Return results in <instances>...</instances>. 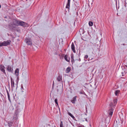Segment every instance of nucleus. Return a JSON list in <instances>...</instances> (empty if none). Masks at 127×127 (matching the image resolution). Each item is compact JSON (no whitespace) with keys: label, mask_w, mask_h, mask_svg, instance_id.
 <instances>
[{"label":"nucleus","mask_w":127,"mask_h":127,"mask_svg":"<svg viewBox=\"0 0 127 127\" xmlns=\"http://www.w3.org/2000/svg\"><path fill=\"white\" fill-rule=\"evenodd\" d=\"M117 100L115 99L113 100V102H111L110 104V108L109 109V113L110 117H111L112 115L114 109L113 108L115 107V106L117 104Z\"/></svg>","instance_id":"f257e3e1"},{"label":"nucleus","mask_w":127,"mask_h":127,"mask_svg":"<svg viewBox=\"0 0 127 127\" xmlns=\"http://www.w3.org/2000/svg\"><path fill=\"white\" fill-rule=\"evenodd\" d=\"M19 21L15 19L13 20L12 23L10 25V27L12 28H15L16 26H19Z\"/></svg>","instance_id":"f03ea898"},{"label":"nucleus","mask_w":127,"mask_h":127,"mask_svg":"<svg viewBox=\"0 0 127 127\" xmlns=\"http://www.w3.org/2000/svg\"><path fill=\"white\" fill-rule=\"evenodd\" d=\"M27 24L25 22L22 21H19V26L23 27H26L27 26Z\"/></svg>","instance_id":"7ed1b4c3"},{"label":"nucleus","mask_w":127,"mask_h":127,"mask_svg":"<svg viewBox=\"0 0 127 127\" xmlns=\"http://www.w3.org/2000/svg\"><path fill=\"white\" fill-rule=\"evenodd\" d=\"M18 111L17 110H16L15 111V114L14 115L13 119L15 120H16L17 119L18 115Z\"/></svg>","instance_id":"20e7f679"},{"label":"nucleus","mask_w":127,"mask_h":127,"mask_svg":"<svg viewBox=\"0 0 127 127\" xmlns=\"http://www.w3.org/2000/svg\"><path fill=\"white\" fill-rule=\"evenodd\" d=\"M25 41L26 43L28 45H31L32 44V42L30 40V39L27 38H26Z\"/></svg>","instance_id":"39448f33"},{"label":"nucleus","mask_w":127,"mask_h":127,"mask_svg":"<svg viewBox=\"0 0 127 127\" xmlns=\"http://www.w3.org/2000/svg\"><path fill=\"white\" fill-rule=\"evenodd\" d=\"M5 67L2 65H0V70L4 74H6L5 70L4 69Z\"/></svg>","instance_id":"423d86ee"},{"label":"nucleus","mask_w":127,"mask_h":127,"mask_svg":"<svg viewBox=\"0 0 127 127\" xmlns=\"http://www.w3.org/2000/svg\"><path fill=\"white\" fill-rule=\"evenodd\" d=\"M11 41L10 40H8L7 41H4V44L5 46L10 45V44Z\"/></svg>","instance_id":"0eeeda50"},{"label":"nucleus","mask_w":127,"mask_h":127,"mask_svg":"<svg viewBox=\"0 0 127 127\" xmlns=\"http://www.w3.org/2000/svg\"><path fill=\"white\" fill-rule=\"evenodd\" d=\"M7 69L8 71L10 72H12V70H13V69L9 65L7 66Z\"/></svg>","instance_id":"6e6552de"},{"label":"nucleus","mask_w":127,"mask_h":127,"mask_svg":"<svg viewBox=\"0 0 127 127\" xmlns=\"http://www.w3.org/2000/svg\"><path fill=\"white\" fill-rule=\"evenodd\" d=\"M70 0H67V3L66 6V8L68 9H69L70 6Z\"/></svg>","instance_id":"1a4fd4ad"},{"label":"nucleus","mask_w":127,"mask_h":127,"mask_svg":"<svg viewBox=\"0 0 127 127\" xmlns=\"http://www.w3.org/2000/svg\"><path fill=\"white\" fill-rule=\"evenodd\" d=\"M71 48L72 50L74 53L75 52V47L74 43L72 42L71 45Z\"/></svg>","instance_id":"9d476101"},{"label":"nucleus","mask_w":127,"mask_h":127,"mask_svg":"<svg viewBox=\"0 0 127 127\" xmlns=\"http://www.w3.org/2000/svg\"><path fill=\"white\" fill-rule=\"evenodd\" d=\"M11 86L12 88L14 87V82L12 78L11 77Z\"/></svg>","instance_id":"9b49d317"},{"label":"nucleus","mask_w":127,"mask_h":127,"mask_svg":"<svg viewBox=\"0 0 127 127\" xmlns=\"http://www.w3.org/2000/svg\"><path fill=\"white\" fill-rule=\"evenodd\" d=\"M57 80L58 81H62V76L60 75H59L57 77Z\"/></svg>","instance_id":"f8f14e48"},{"label":"nucleus","mask_w":127,"mask_h":127,"mask_svg":"<svg viewBox=\"0 0 127 127\" xmlns=\"http://www.w3.org/2000/svg\"><path fill=\"white\" fill-rule=\"evenodd\" d=\"M64 58L65 60L67 62H69L70 60V59L69 57H68V56L66 55H65Z\"/></svg>","instance_id":"ddd939ff"},{"label":"nucleus","mask_w":127,"mask_h":127,"mask_svg":"<svg viewBox=\"0 0 127 127\" xmlns=\"http://www.w3.org/2000/svg\"><path fill=\"white\" fill-rule=\"evenodd\" d=\"M76 97L77 96H75L71 100V102L72 103H75V101L76 100Z\"/></svg>","instance_id":"4468645a"},{"label":"nucleus","mask_w":127,"mask_h":127,"mask_svg":"<svg viewBox=\"0 0 127 127\" xmlns=\"http://www.w3.org/2000/svg\"><path fill=\"white\" fill-rule=\"evenodd\" d=\"M19 69L17 68L15 70V74L17 76H18L19 75Z\"/></svg>","instance_id":"2eb2a0df"},{"label":"nucleus","mask_w":127,"mask_h":127,"mask_svg":"<svg viewBox=\"0 0 127 127\" xmlns=\"http://www.w3.org/2000/svg\"><path fill=\"white\" fill-rule=\"evenodd\" d=\"M70 67H68L67 68V69L65 71L66 72V73H68L70 72Z\"/></svg>","instance_id":"dca6fc26"},{"label":"nucleus","mask_w":127,"mask_h":127,"mask_svg":"<svg viewBox=\"0 0 127 127\" xmlns=\"http://www.w3.org/2000/svg\"><path fill=\"white\" fill-rule=\"evenodd\" d=\"M68 114L74 120L75 119V117L70 112H68Z\"/></svg>","instance_id":"f3484780"},{"label":"nucleus","mask_w":127,"mask_h":127,"mask_svg":"<svg viewBox=\"0 0 127 127\" xmlns=\"http://www.w3.org/2000/svg\"><path fill=\"white\" fill-rule=\"evenodd\" d=\"M119 92H120V91L118 90H117L115 91V94L116 96H117V95L118 94H119Z\"/></svg>","instance_id":"a211bd4d"},{"label":"nucleus","mask_w":127,"mask_h":127,"mask_svg":"<svg viewBox=\"0 0 127 127\" xmlns=\"http://www.w3.org/2000/svg\"><path fill=\"white\" fill-rule=\"evenodd\" d=\"M8 126L10 127L12 126V125L13 124V122L11 121L8 122Z\"/></svg>","instance_id":"6ab92c4d"},{"label":"nucleus","mask_w":127,"mask_h":127,"mask_svg":"<svg viewBox=\"0 0 127 127\" xmlns=\"http://www.w3.org/2000/svg\"><path fill=\"white\" fill-rule=\"evenodd\" d=\"M79 93L80 94H84V95H86L85 93L83 91V90H81L79 92Z\"/></svg>","instance_id":"aec40b11"},{"label":"nucleus","mask_w":127,"mask_h":127,"mask_svg":"<svg viewBox=\"0 0 127 127\" xmlns=\"http://www.w3.org/2000/svg\"><path fill=\"white\" fill-rule=\"evenodd\" d=\"M7 95H8V100H9V101L10 102H11V100H10V96L9 95V93L7 91Z\"/></svg>","instance_id":"412c9836"},{"label":"nucleus","mask_w":127,"mask_h":127,"mask_svg":"<svg viewBox=\"0 0 127 127\" xmlns=\"http://www.w3.org/2000/svg\"><path fill=\"white\" fill-rule=\"evenodd\" d=\"M89 25L90 26H92L93 25V22L92 21H89Z\"/></svg>","instance_id":"4be33fe9"},{"label":"nucleus","mask_w":127,"mask_h":127,"mask_svg":"<svg viewBox=\"0 0 127 127\" xmlns=\"http://www.w3.org/2000/svg\"><path fill=\"white\" fill-rule=\"evenodd\" d=\"M4 43V41H3V42L0 43V47L2 46H5Z\"/></svg>","instance_id":"5701e85b"},{"label":"nucleus","mask_w":127,"mask_h":127,"mask_svg":"<svg viewBox=\"0 0 127 127\" xmlns=\"http://www.w3.org/2000/svg\"><path fill=\"white\" fill-rule=\"evenodd\" d=\"M55 102L57 105H58V100L57 98H56L55 100Z\"/></svg>","instance_id":"b1692460"},{"label":"nucleus","mask_w":127,"mask_h":127,"mask_svg":"<svg viewBox=\"0 0 127 127\" xmlns=\"http://www.w3.org/2000/svg\"><path fill=\"white\" fill-rule=\"evenodd\" d=\"M71 62L72 63L73 62H74L73 56H71Z\"/></svg>","instance_id":"393cba45"},{"label":"nucleus","mask_w":127,"mask_h":127,"mask_svg":"<svg viewBox=\"0 0 127 127\" xmlns=\"http://www.w3.org/2000/svg\"><path fill=\"white\" fill-rule=\"evenodd\" d=\"M60 127H63V122H61L60 123Z\"/></svg>","instance_id":"a878e982"},{"label":"nucleus","mask_w":127,"mask_h":127,"mask_svg":"<svg viewBox=\"0 0 127 127\" xmlns=\"http://www.w3.org/2000/svg\"><path fill=\"white\" fill-rule=\"evenodd\" d=\"M88 57V56L87 55H86L84 57V58L87 59Z\"/></svg>","instance_id":"bb28decb"},{"label":"nucleus","mask_w":127,"mask_h":127,"mask_svg":"<svg viewBox=\"0 0 127 127\" xmlns=\"http://www.w3.org/2000/svg\"><path fill=\"white\" fill-rule=\"evenodd\" d=\"M56 106H58V107L59 108V110H60V108H59V107L58 104V105L56 104Z\"/></svg>","instance_id":"cd10ccee"},{"label":"nucleus","mask_w":127,"mask_h":127,"mask_svg":"<svg viewBox=\"0 0 127 127\" xmlns=\"http://www.w3.org/2000/svg\"><path fill=\"white\" fill-rule=\"evenodd\" d=\"M123 45H125V44H123Z\"/></svg>","instance_id":"c85d7f7f"},{"label":"nucleus","mask_w":127,"mask_h":127,"mask_svg":"<svg viewBox=\"0 0 127 127\" xmlns=\"http://www.w3.org/2000/svg\"><path fill=\"white\" fill-rule=\"evenodd\" d=\"M48 125L49 126H50V124H48Z\"/></svg>","instance_id":"c756f323"},{"label":"nucleus","mask_w":127,"mask_h":127,"mask_svg":"<svg viewBox=\"0 0 127 127\" xmlns=\"http://www.w3.org/2000/svg\"><path fill=\"white\" fill-rule=\"evenodd\" d=\"M1 5H0V8H1Z\"/></svg>","instance_id":"7c9ffc66"},{"label":"nucleus","mask_w":127,"mask_h":127,"mask_svg":"<svg viewBox=\"0 0 127 127\" xmlns=\"http://www.w3.org/2000/svg\"><path fill=\"white\" fill-rule=\"evenodd\" d=\"M59 89H57V91L58 92V91H59Z\"/></svg>","instance_id":"2f4dec72"},{"label":"nucleus","mask_w":127,"mask_h":127,"mask_svg":"<svg viewBox=\"0 0 127 127\" xmlns=\"http://www.w3.org/2000/svg\"><path fill=\"white\" fill-rule=\"evenodd\" d=\"M126 67H127V65H126Z\"/></svg>","instance_id":"473e14b6"},{"label":"nucleus","mask_w":127,"mask_h":127,"mask_svg":"<svg viewBox=\"0 0 127 127\" xmlns=\"http://www.w3.org/2000/svg\"><path fill=\"white\" fill-rule=\"evenodd\" d=\"M55 127H56L55 126Z\"/></svg>","instance_id":"72a5a7b5"}]
</instances>
